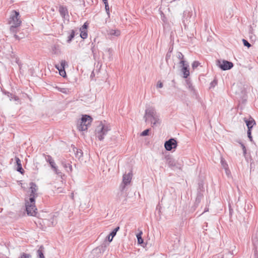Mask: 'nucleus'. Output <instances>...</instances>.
I'll use <instances>...</instances> for the list:
<instances>
[{
    "instance_id": "2f4dec72",
    "label": "nucleus",
    "mask_w": 258,
    "mask_h": 258,
    "mask_svg": "<svg viewBox=\"0 0 258 258\" xmlns=\"http://www.w3.org/2000/svg\"><path fill=\"white\" fill-rule=\"evenodd\" d=\"M242 42H243V45L245 46H247L248 48H249L251 46L250 44L246 40L243 39Z\"/></svg>"
},
{
    "instance_id": "2eb2a0df",
    "label": "nucleus",
    "mask_w": 258,
    "mask_h": 258,
    "mask_svg": "<svg viewBox=\"0 0 258 258\" xmlns=\"http://www.w3.org/2000/svg\"><path fill=\"white\" fill-rule=\"evenodd\" d=\"M59 12L61 17L63 18L65 17L66 14H68V12L67 8L63 6H61L59 8Z\"/></svg>"
},
{
    "instance_id": "aec40b11",
    "label": "nucleus",
    "mask_w": 258,
    "mask_h": 258,
    "mask_svg": "<svg viewBox=\"0 0 258 258\" xmlns=\"http://www.w3.org/2000/svg\"><path fill=\"white\" fill-rule=\"evenodd\" d=\"M109 34L110 35L118 36L120 34V31L118 30L111 29L109 31Z\"/></svg>"
},
{
    "instance_id": "603ef678",
    "label": "nucleus",
    "mask_w": 258,
    "mask_h": 258,
    "mask_svg": "<svg viewBox=\"0 0 258 258\" xmlns=\"http://www.w3.org/2000/svg\"><path fill=\"white\" fill-rule=\"evenodd\" d=\"M102 1L104 4L108 3L107 0H102Z\"/></svg>"
},
{
    "instance_id": "c03bdc74",
    "label": "nucleus",
    "mask_w": 258,
    "mask_h": 258,
    "mask_svg": "<svg viewBox=\"0 0 258 258\" xmlns=\"http://www.w3.org/2000/svg\"><path fill=\"white\" fill-rule=\"evenodd\" d=\"M224 169L225 170V172H226V174L228 176L230 173V171L229 169H228V167H227L226 168H224Z\"/></svg>"
},
{
    "instance_id": "39448f33",
    "label": "nucleus",
    "mask_w": 258,
    "mask_h": 258,
    "mask_svg": "<svg viewBox=\"0 0 258 258\" xmlns=\"http://www.w3.org/2000/svg\"><path fill=\"white\" fill-rule=\"evenodd\" d=\"M165 163L168 166L172 169H181L182 165L180 163L176 162L172 157L166 156L165 157Z\"/></svg>"
},
{
    "instance_id": "412c9836",
    "label": "nucleus",
    "mask_w": 258,
    "mask_h": 258,
    "mask_svg": "<svg viewBox=\"0 0 258 258\" xmlns=\"http://www.w3.org/2000/svg\"><path fill=\"white\" fill-rule=\"evenodd\" d=\"M44 156H45V160L49 163V165H50L52 163H53L54 162V160L52 159V157L50 155H46L44 154Z\"/></svg>"
},
{
    "instance_id": "c85d7f7f",
    "label": "nucleus",
    "mask_w": 258,
    "mask_h": 258,
    "mask_svg": "<svg viewBox=\"0 0 258 258\" xmlns=\"http://www.w3.org/2000/svg\"><path fill=\"white\" fill-rule=\"evenodd\" d=\"M31 255L30 254L26 253H22L21 254V256L19 258H31Z\"/></svg>"
},
{
    "instance_id": "c9c22d12",
    "label": "nucleus",
    "mask_w": 258,
    "mask_h": 258,
    "mask_svg": "<svg viewBox=\"0 0 258 258\" xmlns=\"http://www.w3.org/2000/svg\"><path fill=\"white\" fill-rule=\"evenodd\" d=\"M57 47H58L56 45H54L52 47V52L54 53V54H57L58 53V49L57 48Z\"/></svg>"
},
{
    "instance_id": "72a5a7b5",
    "label": "nucleus",
    "mask_w": 258,
    "mask_h": 258,
    "mask_svg": "<svg viewBox=\"0 0 258 258\" xmlns=\"http://www.w3.org/2000/svg\"><path fill=\"white\" fill-rule=\"evenodd\" d=\"M247 134L248 138L249 139L250 141L251 142H252V136H251V130H248Z\"/></svg>"
},
{
    "instance_id": "b1692460",
    "label": "nucleus",
    "mask_w": 258,
    "mask_h": 258,
    "mask_svg": "<svg viewBox=\"0 0 258 258\" xmlns=\"http://www.w3.org/2000/svg\"><path fill=\"white\" fill-rule=\"evenodd\" d=\"M142 234H143L142 232L141 231L139 233H138L137 235V239H138V243L139 244H142V243H143L144 242L143 239L142 238Z\"/></svg>"
},
{
    "instance_id": "a18cd8bd",
    "label": "nucleus",
    "mask_w": 258,
    "mask_h": 258,
    "mask_svg": "<svg viewBox=\"0 0 258 258\" xmlns=\"http://www.w3.org/2000/svg\"><path fill=\"white\" fill-rule=\"evenodd\" d=\"M77 154L78 155V156L79 157H81V156H82V154H83V153H82V151H81V150H80V151H77Z\"/></svg>"
},
{
    "instance_id": "79ce46f5",
    "label": "nucleus",
    "mask_w": 258,
    "mask_h": 258,
    "mask_svg": "<svg viewBox=\"0 0 258 258\" xmlns=\"http://www.w3.org/2000/svg\"><path fill=\"white\" fill-rule=\"evenodd\" d=\"M163 87V84L161 81H158L157 84V88H161Z\"/></svg>"
},
{
    "instance_id": "1a4fd4ad",
    "label": "nucleus",
    "mask_w": 258,
    "mask_h": 258,
    "mask_svg": "<svg viewBox=\"0 0 258 258\" xmlns=\"http://www.w3.org/2000/svg\"><path fill=\"white\" fill-rule=\"evenodd\" d=\"M26 210L28 215L34 216L36 213L37 208L35 202L31 203L30 201L26 202Z\"/></svg>"
},
{
    "instance_id": "5701e85b",
    "label": "nucleus",
    "mask_w": 258,
    "mask_h": 258,
    "mask_svg": "<svg viewBox=\"0 0 258 258\" xmlns=\"http://www.w3.org/2000/svg\"><path fill=\"white\" fill-rule=\"evenodd\" d=\"M80 31L81 32L80 34V37L83 39H86L88 36L87 31L85 30H80Z\"/></svg>"
},
{
    "instance_id": "6e6d98bb",
    "label": "nucleus",
    "mask_w": 258,
    "mask_h": 258,
    "mask_svg": "<svg viewBox=\"0 0 258 258\" xmlns=\"http://www.w3.org/2000/svg\"><path fill=\"white\" fill-rule=\"evenodd\" d=\"M71 197H72V199H73V198H74V193L73 192L72 193Z\"/></svg>"
},
{
    "instance_id": "f3484780",
    "label": "nucleus",
    "mask_w": 258,
    "mask_h": 258,
    "mask_svg": "<svg viewBox=\"0 0 258 258\" xmlns=\"http://www.w3.org/2000/svg\"><path fill=\"white\" fill-rule=\"evenodd\" d=\"M203 196L201 193H198L197 194V197L196 199V201L195 202V205H194V207L195 208H197L199 206L202 199H203Z\"/></svg>"
},
{
    "instance_id": "dca6fc26",
    "label": "nucleus",
    "mask_w": 258,
    "mask_h": 258,
    "mask_svg": "<svg viewBox=\"0 0 258 258\" xmlns=\"http://www.w3.org/2000/svg\"><path fill=\"white\" fill-rule=\"evenodd\" d=\"M16 162L17 165V170L20 172L21 173H23L24 172V170L22 167L21 160L18 157H16Z\"/></svg>"
},
{
    "instance_id": "58836bf2",
    "label": "nucleus",
    "mask_w": 258,
    "mask_h": 258,
    "mask_svg": "<svg viewBox=\"0 0 258 258\" xmlns=\"http://www.w3.org/2000/svg\"><path fill=\"white\" fill-rule=\"evenodd\" d=\"M58 90L62 93L67 94L69 91L66 88H59Z\"/></svg>"
},
{
    "instance_id": "09e8293b",
    "label": "nucleus",
    "mask_w": 258,
    "mask_h": 258,
    "mask_svg": "<svg viewBox=\"0 0 258 258\" xmlns=\"http://www.w3.org/2000/svg\"><path fill=\"white\" fill-rule=\"evenodd\" d=\"M188 85L189 88L191 90H192L193 87H192V85L189 83H188Z\"/></svg>"
},
{
    "instance_id": "49530a36",
    "label": "nucleus",
    "mask_w": 258,
    "mask_h": 258,
    "mask_svg": "<svg viewBox=\"0 0 258 258\" xmlns=\"http://www.w3.org/2000/svg\"><path fill=\"white\" fill-rule=\"evenodd\" d=\"M2 91H3V93L4 94H5V95H7V96L8 95V94H10V92H8V91H6V90H3Z\"/></svg>"
},
{
    "instance_id": "9d476101",
    "label": "nucleus",
    "mask_w": 258,
    "mask_h": 258,
    "mask_svg": "<svg viewBox=\"0 0 258 258\" xmlns=\"http://www.w3.org/2000/svg\"><path fill=\"white\" fill-rule=\"evenodd\" d=\"M177 146V142L174 138H171L164 143V147L167 151H171L173 149H175Z\"/></svg>"
},
{
    "instance_id": "423d86ee",
    "label": "nucleus",
    "mask_w": 258,
    "mask_h": 258,
    "mask_svg": "<svg viewBox=\"0 0 258 258\" xmlns=\"http://www.w3.org/2000/svg\"><path fill=\"white\" fill-rule=\"evenodd\" d=\"M37 190H38V187L37 185L33 182H31L30 183V187H29V191H30V198L29 200L30 201L31 203L35 202V198L38 197V194H37Z\"/></svg>"
},
{
    "instance_id": "3c124183",
    "label": "nucleus",
    "mask_w": 258,
    "mask_h": 258,
    "mask_svg": "<svg viewBox=\"0 0 258 258\" xmlns=\"http://www.w3.org/2000/svg\"><path fill=\"white\" fill-rule=\"evenodd\" d=\"M59 74H60V75L61 76H62V77H64V76H66V74H64V73H60L59 72Z\"/></svg>"
},
{
    "instance_id": "f257e3e1",
    "label": "nucleus",
    "mask_w": 258,
    "mask_h": 258,
    "mask_svg": "<svg viewBox=\"0 0 258 258\" xmlns=\"http://www.w3.org/2000/svg\"><path fill=\"white\" fill-rule=\"evenodd\" d=\"M144 118L146 122L150 120L153 128L161 124L160 116L153 107H148L146 109Z\"/></svg>"
},
{
    "instance_id": "4468645a",
    "label": "nucleus",
    "mask_w": 258,
    "mask_h": 258,
    "mask_svg": "<svg viewBox=\"0 0 258 258\" xmlns=\"http://www.w3.org/2000/svg\"><path fill=\"white\" fill-rule=\"evenodd\" d=\"M61 164L63 167L66 169L68 172H71L72 171V166L69 163H67L66 161L62 160L61 161Z\"/></svg>"
},
{
    "instance_id": "ea45409f",
    "label": "nucleus",
    "mask_w": 258,
    "mask_h": 258,
    "mask_svg": "<svg viewBox=\"0 0 258 258\" xmlns=\"http://www.w3.org/2000/svg\"><path fill=\"white\" fill-rule=\"evenodd\" d=\"M105 5V10L107 12V13L108 14H109V5H108V3H106Z\"/></svg>"
},
{
    "instance_id": "9b49d317",
    "label": "nucleus",
    "mask_w": 258,
    "mask_h": 258,
    "mask_svg": "<svg viewBox=\"0 0 258 258\" xmlns=\"http://www.w3.org/2000/svg\"><path fill=\"white\" fill-rule=\"evenodd\" d=\"M179 63L181 65V72L183 73V78H187L189 75L188 63L184 60H181Z\"/></svg>"
},
{
    "instance_id": "7c9ffc66",
    "label": "nucleus",
    "mask_w": 258,
    "mask_h": 258,
    "mask_svg": "<svg viewBox=\"0 0 258 258\" xmlns=\"http://www.w3.org/2000/svg\"><path fill=\"white\" fill-rule=\"evenodd\" d=\"M200 64L198 61H194L192 63V68L193 69H196Z\"/></svg>"
},
{
    "instance_id": "4be33fe9",
    "label": "nucleus",
    "mask_w": 258,
    "mask_h": 258,
    "mask_svg": "<svg viewBox=\"0 0 258 258\" xmlns=\"http://www.w3.org/2000/svg\"><path fill=\"white\" fill-rule=\"evenodd\" d=\"M75 35V31L74 30H72L71 31V34L68 36L67 42L69 43H70L72 41V39L74 38Z\"/></svg>"
},
{
    "instance_id": "f8f14e48",
    "label": "nucleus",
    "mask_w": 258,
    "mask_h": 258,
    "mask_svg": "<svg viewBox=\"0 0 258 258\" xmlns=\"http://www.w3.org/2000/svg\"><path fill=\"white\" fill-rule=\"evenodd\" d=\"M244 120L246 123L248 130H251L253 126L255 124V120L251 117H250L248 119L244 118Z\"/></svg>"
},
{
    "instance_id": "864d4df0",
    "label": "nucleus",
    "mask_w": 258,
    "mask_h": 258,
    "mask_svg": "<svg viewBox=\"0 0 258 258\" xmlns=\"http://www.w3.org/2000/svg\"><path fill=\"white\" fill-rule=\"evenodd\" d=\"M186 13H187V12H186V11H184V12H183V17H184V16L186 15Z\"/></svg>"
},
{
    "instance_id": "a878e982",
    "label": "nucleus",
    "mask_w": 258,
    "mask_h": 258,
    "mask_svg": "<svg viewBox=\"0 0 258 258\" xmlns=\"http://www.w3.org/2000/svg\"><path fill=\"white\" fill-rule=\"evenodd\" d=\"M8 96L10 98V100H12V99L14 98L15 101H19V98L18 97L13 95V94H12L11 93L8 94Z\"/></svg>"
},
{
    "instance_id": "393cba45",
    "label": "nucleus",
    "mask_w": 258,
    "mask_h": 258,
    "mask_svg": "<svg viewBox=\"0 0 258 258\" xmlns=\"http://www.w3.org/2000/svg\"><path fill=\"white\" fill-rule=\"evenodd\" d=\"M119 227L117 226L111 232L110 236H112V238L116 235L117 232L119 230Z\"/></svg>"
},
{
    "instance_id": "e433bc0d",
    "label": "nucleus",
    "mask_w": 258,
    "mask_h": 258,
    "mask_svg": "<svg viewBox=\"0 0 258 258\" xmlns=\"http://www.w3.org/2000/svg\"><path fill=\"white\" fill-rule=\"evenodd\" d=\"M240 145H241V146L242 150H243V154H244V155H245L246 154V148H245V146L243 144L240 143Z\"/></svg>"
},
{
    "instance_id": "473e14b6",
    "label": "nucleus",
    "mask_w": 258,
    "mask_h": 258,
    "mask_svg": "<svg viewBox=\"0 0 258 258\" xmlns=\"http://www.w3.org/2000/svg\"><path fill=\"white\" fill-rule=\"evenodd\" d=\"M150 129H146L145 131H144L141 134V136H146L149 135V132L150 131Z\"/></svg>"
},
{
    "instance_id": "a19ab883",
    "label": "nucleus",
    "mask_w": 258,
    "mask_h": 258,
    "mask_svg": "<svg viewBox=\"0 0 258 258\" xmlns=\"http://www.w3.org/2000/svg\"><path fill=\"white\" fill-rule=\"evenodd\" d=\"M217 83V81L216 80H213L210 84V88L215 87Z\"/></svg>"
},
{
    "instance_id": "6ab92c4d",
    "label": "nucleus",
    "mask_w": 258,
    "mask_h": 258,
    "mask_svg": "<svg viewBox=\"0 0 258 258\" xmlns=\"http://www.w3.org/2000/svg\"><path fill=\"white\" fill-rule=\"evenodd\" d=\"M43 246L41 245L39 249L37 250V257L38 258H45L44 254H43Z\"/></svg>"
},
{
    "instance_id": "37998d69",
    "label": "nucleus",
    "mask_w": 258,
    "mask_h": 258,
    "mask_svg": "<svg viewBox=\"0 0 258 258\" xmlns=\"http://www.w3.org/2000/svg\"><path fill=\"white\" fill-rule=\"evenodd\" d=\"M106 240H107L109 242L112 241L113 238H112V236H110V234L106 237Z\"/></svg>"
},
{
    "instance_id": "de8ad7c7",
    "label": "nucleus",
    "mask_w": 258,
    "mask_h": 258,
    "mask_svg": "<svg viewBox=\"0 0 258 258\" xmlns=\"http://www.w3.org/2000/svg\"><path fill=\"white\" fill-rule=\"evenodd\" d=\"M2 91H3V93L4 94H5V95H7V96L8 95V94H10V92H8V91H6V90H3Z\"/></svg>"
},
{
    "instance_id": "7ed1b4c3",
    "label": "nucleus",
    "mask_w": 258,
    "mask_h": 258,
    "mask_svg": "<svg viewBox=\"0 0 258 258\" xmlns=\"http://www.w3.org/2000/svg\"><path fill=\"white\" fill-rule=\"evenodd\" d=\"M110 130V127L107 125L103 124L101 123L97 126L96 129V137L99 141H102L104 137L107 135L108 131Z\"/></svg>"
},
{
    "instance_id": "8fccbe9b",
    "label": "nucleus",
    "mask_w": 258,
    "mask_h": 258,
    "mask_svg": "<svg viewBox=\"0 0 258 258\" xmlns=\"http://www.w3.org/2000/svg\"><path fill=\"white\" fill-rule=\"evenodd\" d=\"M14 37H15V38L16 39H19V36H18L17 35H16V33H15V34H14Z\"/></svg>"
},
{
    "instance_id": "ddd939ff",
    "label": "nucleus",
    "mask_w": 258,
    "mask_h": 258,
    "mask_svg": "<svg viewBox=\"0 0 258 258\" xmlns=\"http://www.w3.org/2000/svg\"><path fill=\"white\" fill-rule=\"evenodd\" d=\"M66 63V62L65 60H61L60 62V66L59 65H55V68L56 69H57L59 72L61 73H64V74H66V72L64 71V66Z\"/></svg>"
},
{
    "instance_id": "c756f323",
    "label": "nucleus",
    "mask_w": 258,
    "mask_h": 258,
    "mask_svg": "<svg viewBox=\"0 0 258 258\" xmlns=\"http://www.w3.org/2000/svg\"><path fill=\"white\" fill-rule=\"evenodd\" d=\"M177 57L178 59H180V61H181V60H184V59H184V55H183V54H182L181 52H178L177 53Z\"/></svg>"
},
{
    "instance_id": "cd10ccee",
    "label": "nucleus",
    "mask_w": 258,
    "mask_h": 258,
    "mask_svg": "<svg viewBox=\"0 0 258 258\" xmlns=\"http://www.w3.org/2000/svg\"><path fill=\"white\" fill-rule=\"evenodd\" d=\"M221 163L223 168H226L228 167V164H227L226 162L223 158L221 159Z\"/></svg>"
},
{
    "instance_id": "4c0bfd02",
    "label": "nucleus",
    "mask_w": 258,
    "mask_h": 258,
    "mask_svg": "<svg viewBox=\"0 0 258 258\" xmlns=\"http://www.w3.org/2000/svg\"><path fill=\"white\" fill-rule=\"evenodd\" d=\"M88 26V24L87 23H85L83 26L80 28V30H86L87 27Z\"/></svg>"
},
{
    "instance_id": "0eeeda50",
    "label": "nucleus",
    "mask_w": 258,
    "mask_h": 258,
    "mask_svg": "<svg viewBox=\"0 0 258 258\" xmlns=\"http://www.w3.org/2000/svg\"><path fill=\"white\" fill-rule=\"evenodd\" d=\"M216 64L223 71L230 70L233 67L232 62L225 60H217Z\"/></svg>"
},
{
    "instance_id": "bb28decb",
    "label": "nucleus",
    "mask_w": 258,
    "mask_h": 258,
    "mask_svg": "<svg viewBox=\"0 0 258 258\" xmlns=\"http://www.w3.org/2000/svg\"><path fill=\"white\" fill-rule=\"evenodd\" d=\"M96 253H99V256H100L101 254V248H96V249H94L92 250V253H91V254L92 255H94Z\"/></svg>"
},
{
    "instance_id": "a211bd4d",
    "label": "nucleus",
    "mask_w": 258,
    "mask_h": 258,
    "mask_svg": "<svg viewBox=\"0 0 258 258\" xmlns=\"http://www.w3.org/2000/svg\"><path fill=\"white\" fill-rule=\"evenodd\" d=\"M50 166L56 174L58 175H61L62 173L58 169L57 167L56 166L55 162L51 164Z\"/></svg>"
},
{
    "instance_id": "f704fd0d",
    "label": "nucleus",
    "mask_w": 258,
    "mask_h": 258,
    "mask_svg": "<svg viewBox=\"0 0 258 258\" xmlns=\"http://www.w3.org/2000/svg\"><path fill=\"white\" fill-rule=\"evenodd\" d=\"M252 242L253 245L256 248H258V241L256 238L252 239Z\"/></svg>"
},
{
    "instance_id": "13d9d810",
    "label": "nucleus",
    "mask_w": 258,
    "mask_h": 258,
    "mask_svg": "<svg viewBox=\"0 0 258 258\" xmlns=\"http://www.w3.org/2000/svg\"><path fill=\"white\" fill-rule=\"evenodd\" d=\"M183 22L184 23L185 22V20H183Z\"/></svg>"
},
{
    "instance_id": "20e7f679",
    "label": "nucleus",
    "mask_w": 258,
    "mask_h": 258,
    "mask_svg": "<svg viewBox=\"0 0 258 258\" xmlns=\"http://www.w3.org/2000/svg\"><path fill=\"white\" fill-rule=\"evenodd\" d=\"M92 118L88 115H83L81 119L80 124L78 126L80 131H85L88 129L92 121Z\"/></svg>"
},
{
    "instance_id": "4d7b16f0",
    "label": "nucleus",
    "mask_w": 258,
    "mask_h": 258,
    "mask_svg": "<svg viewBox=\"0 0 258 258\" xmlns=\"http://www.w3.org/2000/svg\"><path fill=\"white\" fill-rule=\"evenodd\" d=\"M168 57H169V56H168V54H167L166 56V59H167Z\"/></svg>"
},
{
    "instance_id": "f03ea898",
    "label": "nucleus",
    "mask_w": 258,
    "mask_h": 258,
    "mask_svg": "<svg viewBox=\"0 0 258 258\" xmlns=\"http://www.w3.org/2000/svg\"><path fill=\"white\" fill-rule=\"evenodd\" d=\"M20 16L19 12L13 11L11 15L9 23L11 25L10 31L13 33H16L17 32V28L19 27L22 21L20 19Z\"/></svg>"
},
{
    "instance_id": "5fc2aeb1",
    "label": "nucleus",
    "mask_w": 258,
    "mask_h": 258,
    "mask_svg": "<svg viewBox=\"0 0 258 258\" xmlns=\"http://www.w3.org/2000/svg\"><path fill=\"white\" fill-rule=\"evenodd\" d=\"M208 211V208H206L203 213L207 212Z\"/></svg>"
},
{
    "instance_id": "6e6552de",
    "label": "nucleus",
    "mask_w": 258,
    "mask_h": 258,
    "mask_svg": "<svg viewBox=\"0 0 258 258\" xmlns=\"http://www.w3.org/2000/svg\"><path fill=\"white\" fill-rule=\"evenodd\" d=\"M132 178V172L128 173L127 174H124L123 175L122 182L120 184L119 189L121 191H123L125 188V186L127 185L130 183Z\"/></svg>"
}]
</instances>
